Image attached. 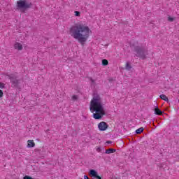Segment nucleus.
Returning <instances> with one entry per match:
<instances>
[{"instance_id":"nucleus-6","label":"nucleus","mask_w":179,"mask_h":179,"mask_svg":"<svg viewBox=\"0 0 179 179\" xmlns=\"http://www.w3.org/2000/svg\"><path fill=\"white\" fill-rule=\"evenodd\" d=\"M98 128L99 131H106L108 128V125L105 122H101L99 124Z\"/></svg>"},{"instance_id":"nucleus-23","label":"nucleus","mask_w":179,"mask_h":179,"mask_svg":"<svg viewBox=\"0 0 179 179\" xmlns=\"http://www.w3.org/2000/svg\"><path fill=\"white\" fill-rule=\"evenodd\" d=\"M106 143H108V144L113 143V141H106Z\"/></svg>"},{"instance_id":"nucleus-20","label":"nucleus","mask_w":179,"mask_h":179,"mask_svg":"<svg viewBox=\"0 0 179 179\" xmlns=\"http://www.w3.org/2000/svg\"><path fill=\"white\" fill-rule=\"evenodd\" d=\"M23 179H33V178H31V177H30L29 176H26L24 177Z\"/></svg>"},{"instance_id":"nucleus-4","label":"nucleus","mask_w":179,"mask_h":179,"mask_svg":"<svg viewBox=\"0 0 179 179\" xmlns=\"http://www.w3.org/2000/svg\"><path fill=\"white\" fill-rule=\"evenodd\" d=\"M31 2L27 0H20L17 1V9L22 12V13H24L27 9H30L31 8Z\"/></svg>"},{"instance_id":"nucleus-26","label":"nucleus","mask_w":179,"mask_h":179,"mask_svg":"<svg viewBox=\"0 0 179 179\" xmlns=\"http://www.w3.org/2000/svg\"><path fill=\"white\" fill-rule=\"evenodd\" d=\"M178 103H179V99H178Z\"/></svg>"},{"instance_id":"nucleus-13","label":"nucleus","mask_w":179,"mask_h":179,"mask_svg":"<svg viewBox=\"0 0 179 179\" xmlns=\"http://www.w3.org/2000/svg\"><path fill=\"white\" fill-rule=\"evenodd\" d=\"M125 69H127V71H131V69H132V66H131L129 62H127Z\"/></svg>"},{"instance_id":"nucleus-19","label":"nucleus","mask_w":179,"mask_h":179,"mask_svg":"<svg viewBox=\"0 0 179 179\" xmlns=\"http://www.w3.org/2000/svg\"><path fill=\"white\" fill-rule=\"evenodd\" d=\"M168 20H169V22H173L174 21V18L169 17H168Z\"/></svg>"},{"instance_id":"nucleus-10","label":"nucleus","mask_w":179,"mask_h":179,"mask_svg":"<svg viewBox=\"0 0 179 179\" xmlns=\"http://www.w3.org/2000/svg\"><path fill=\"white\" fill-rule=\"evenodd\" d=\"M115 149L110 148L106 150L105 153L106 155H110V153H115Z\"/></svg>"},{"instance_id":"nucleus-11","label":"nucleus","mask_w":179,"mask_h":179,"mask_svg":"<svg viewBox=\"0 0 179 179\" xmlns=\"http://www.w3.org/2000/svg\"><path fill=\"white\" fill-rule=\"evenodd\" d=\"M90 176H92V177H95V176H97V172L95 171V170H90Z\"/></svg>"},{"instance_id":"nucleus-17","label":"nucleus","mask_w":179,"mask_h":179,"mask_svg":"<svg viewBox=\"0 0 179 179\" xmlns=\"http://www.w3.org/2000/svg\"><path fill=\"white\" fill-rule=\"evenodd\" d=\"M76 16H80V12L79 11H75Z\"/></svg>"},{"instance_id":"nucleus-1","label":"nucleus","mask_w":179,"mask_h":179,"mask_svg":"<svg viewBox=\"0 0 179 179\" xmlns=\"http://www.w3.org/2000/svg\"><path fill=\"white\" fill-rule=\"evenodd\" d=\"M69 34L78 43L83 44L87 41V38L90 36V28L85 24L76 23L71 27Z\"/></svg>"},{"instance_id":"nucleus-3","label":"nucleus","mask_w":179,"mask_h":179,"mask_svg":"<svg viewBox=\"0 0 179 179\" xmlns=\"http://www.w3.org/2000/svg\"><path fill=\"white\" fill-rule=\"evenodd\" d=\"M134 51L136 53V55L141 59H146L148 58V55H149L148 48H146L145 46H136Z\"/></svg>"},{"instance_id":"nucleus-2","label":"nucleus","mask_w":179,"mask_h":179,"mask_svg":"<svg viewBox=\"0 0 179 179\" xmlns=\"http://www.w3.org/2000/svg\"><path fill=\"white\" fill-rule=\"evenodd\" d=\"M90 108L92 113L95 111L96 113L93 114V117L95 120H101L103 115H106V110L101 103V99L100 96H94L91 101Z\"/></svg>"},{"instance_id":"nucleus-15","label":"nucleus","mask_w":179,"mask_h":179,"mask_svg":"<svg viewBox=\"0 0 179 179\" xmlns=\"http://www.w3.org/2000/svg\"><path fill=\"white\" fill-rule=\"evenodd\" d=\"M102 65H103L104 66L108 65V61L107 59H103L102 60Z\"/></svg>"},{"instance_id":"nucleus-18","label":"nucleus","mask_w":179,"mask_h":179,"mask_svg":"<svg viewBox=\"0 0 179 179\" xmlns=\"http://www.w3.org/2000/svg\"><path fill=\"white\" fill-rule=\"evenodd\" d=\"M72 100H78V96L73 95V96H72Z\"/></svg>"},{"instance_id":"nucleus-25","label":"nucleus","mask_w":179,"mask_h":179,"mask_svg":"<svg viewBox=\"0 0 179 179\" xmlns=\"http://www.w3.org/2000/svg\"><path fill=\"white\" fill-rule=\"evenodd\" d=\"M92 80V82H94V80Z\"/></svg>"},{"instance_id":"nucleus-12","label":"nucleus","mask_w":179,"mask_h":179,"mask_svg":"<svg viewBox=\"0 0 179 179\" xmlns=\"http://www.w3.org/2000/svg\"><path fill=\"white\" fill-rule=\"evenodd\" d=\"M159 97L162 99V100H164V101H169V98L164 94H161Z\"/></svg>"},{"instance_id":"nucleus-5","label":"nucleus","mask_w":179,"mask_h":179,"mask_svg":"<svg viewBox=\"0 0 179 179\" xmlns=\"http://www.w3.org/2000/svg\"><path fill=\"white\" fill-rule=\"evenodd\" d=\"M8 78H9L13 87H19V85H20V80H18L17 77H16V76L11 74V75L8 76Z\"/></svg>"},{"instance_id":"nucleus-8","label":"nucleus","mask_w":179,"mask_h":179,"mask_svg":"<svg viewBox=\"0 0 179 179\" xmlns=\"http://www.w3.org/2000/svg\"><path fill=\"white\" fill-rule=\"evenodd\" d=\"M155 111V114H156L157 115H163V112L162 110H160V109H159L158 107H156L154 110Z\"/></svg>"},{"instance_id":"nucleus-7","label":"nucleus","mask_w":179,"mask_h":179,"mask_svg":"<svg viewBox=\"0 0 179 179\" xmlns=\"http://www.w3.org/2000/svg\"><path fill=\"white\" fill-rule=\"evenodd\" d=\"M14 48L15 50H18L19 51H22V50H23V45L21 43H15L14 45Z\"/></svg>"},{"instance_id":"nucleus-21","label":"nucleus","mask_w":179,"mask_h":179,"mask_svg":"<svg viewBox=\"0 0 179 179\" xmlns=\"http://www.w3.org/2000/svg\"><path fill=\"white\" fill-rule=\"evenodd\" d=\"M3 92H2V90H0V97H3Z\"/></svg>"},{"instance_id":"nucleus-9","label":"nucleus","mask_w":179,"mask_h":179,"mask_svg":"<svg viewBox=\"0 0 179 179\" xmlns=\"http://www.w3.org/2000/svg\"><path fill=\"white\" fill-rule=\"evenodd\" d=\"M35 145L36 144L34 143V141H33V140L28 141V148H34Z\"/></svg>"},{"instance_id":"nucleus-22","label":"nucleus","mask_w":179,"mask_h":179,"mask_svg":"<svg viewBox=\"0 0 179 179\" xmlns=\"http://www.w3.org/2000/svg\"><path fill=\"white\" fill-rule=\"evenodd\" d=\"M95 178L101 179V177H100L98 174H96V176H95Z\"/></svg>"},{"instance_id":"nucleus-14","label":"nucleus","mask_w":179,"mask_h":179,"mask_svg":"<svg viewBox=\"0 0 179 179\" xmlns=\"http://www.w3.org/2000/svg\"><path fill=\"white\" fill-rule=\"evenodd\" d=\"M142 132H143V127H140L139 129H138L137 130H136V134H142Z\"/></svg>"},{"instance_id":"nucleus-24","label":"nucleus","mask_w":179,"mask_h":179,"mask_svg":"<svg viewBox=\"0 0 179 179\" xmlns=\"http://www.w3.org/2000/svg\"><path fill=\"white\" fill-rule=\"evenodd\" d=\"M96 151H98V152H101V148H98L96 149Z\"/></svg>"},{"instance_id":"nucleus-16","label":"nucleus","mask_w":179,"mask_h":179,"mask_svg":"<svg viewBox=\"0 0 179 179\" xmlns=\"http://www.w3.org/2000/svg\"><path fill=\"white\" fill-rule=\"evenodd\" d=\"M5 87V84L0 82V89H3Z\"/></svg>"}]
</instances>
